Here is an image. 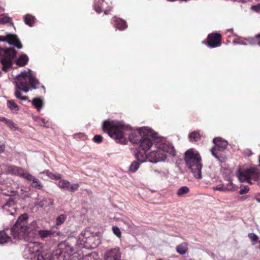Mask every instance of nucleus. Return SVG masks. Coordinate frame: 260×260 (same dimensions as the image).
Returning <instances> with one entry per match:
<instances>
[{"label":"nucleus","instance_id":"obj_21","mask_svg":"<svg viewBox=\"0 0 260 260\" xmlns=\"http://www.w3.org/2000/svg\"><path fill=\"white\" fill-rule=\"evenodd\" d=\"M146 151L143 152L138 151L135 154V157L137 159V161L140 162L141 164L146 161L147 159L149 160V154L146 155L145 153Z\"/></svg>","mask_w":260,"mask_h":260},{"label":"nucleus","instance_id":"obj_8","mask_svg":"<svg viewBox=\"0 0 260 260\" xmlns=\"http://www.w3.org/2000/svg\"><path fill=\"white\" fill-rule=\"evenodd\" d=\"M259 170L256 168H251L240 171L239 179L241 182L247 181L248 183L252 184L253 181H258V184H260Z\"/></svg>","mask_w":260,"mask_h":260},{"label":"nucleus","instance_id":"obj_1","mask_svg":"<svg viewBox=\"0 0 260 260\" xmlns=\"http://www.w3.org/2000/svg\"><path fill=\"white\" fill-rule=\"evenodd\" d=\"M148 128L143 127L137 130H132L131 127L124 124L121 122L106 120L103 123V131L108 134L117 143L125 144L128 140L126 137V132L131 131L128 135L129 141L133 144H139L143 137V128Z\"/></svg>","mask_w":260,"mask_h":260},{"label":"nucleus","instance_id":"obj_27","mask_svg":"<svg viewBox=\"0 0 260 260\" xmlns=\"http://www.w3.org/2000/svg\"><path fill=\"white\" fill-rule=\"evenodd\" d=\"M11 238L4 231H0V244L7 243L11 241Z\"/></svg>","mask_w":260,"mask_h":260},{"label":"nucleus","instance_id":"obj_49","mask_svg":"<svg viewBox=\"0 0 260 260\" xmlns=\"http://www.w3.org/2000/svg\"><path fill=\"white\" fill-rule=\"evenodd\" d=\"M7 35L5 36H0V41H6L7 42Z\"/></svg>","mask_w":260,"mask_h":260},{"label":"nucleus","instance_id":"obj_42","mask_svg":"<svg viewBox=\"0 0 260 260\" xmlns=\"http://www.w3.org/2000/svg\"><path fill=\"white\" fill-rule=\"evenodd\" d=\"M251 9L254 11L259 13L260 12V4H258L256 5L252 6Z\"/></svg>","mask_w":260,"mask_h":260},{"label":"nucleus","instance_id":"obj_19","mask_svg":"<svg viewBox=\"0 0 260 260\" xmlns=\"http://www.w3.org/2000/svg\"><path fill=\"white\" fill-rule=\"evenodd\" d=\"M233 188V184L230 181L226 186L224 185H218L216 186H213V189L214 190H219L220 191H225L227 190H231Z\"/></svg>","mask_w":260,"mask_h":260},{"label":"nucleus","instance_id":"obj_40","mask_svg":"<svg viewBox=\"0 0 260 260\" xmlns=\"http://www.w3.org/2000/svg\"><path fill=\"white\" fill-rule=\"evenodd\" d=\"M249 191V187L248 186H242L239 191L240 194H244L247 193Z\"/></svg>","mask_w":260,"mask_h":260},{"label":"nucleus","instance_id":"obj_46","mask_svg":"<svg viewBox=\"0 0 260 260\" xmlns=\"http://www.w3.org/2000/svg\"><path fill=\"white\" fill-rule=\"evenodd\" d=\"M5 171V165L0 164V175H2Z\"/></svg>","mask_w":260,"mask_h":260},{"label":"nucleus","instance_id":"obj_3","mask_svg":"<svg viewBox=\"0 0 260 260\" xmlns=\"http://www.w3.org/2000/svg\"><path fill=\"white\" fill-rule=\"evenodd\" d=\"M184 160L193 176L197 179H201L203 166L201 157L198 152L193 149H188L185 153Z\"/></svg>","mask_w":260,"mask_h":260},{"label":"nucleus","instance_id":"obj_26","mask_svg":"<svg viewBox=\"0 0 260 260\" xmlns=\"http://www.w3.org/2000/svg\"><path fill=\"white\" fill-rule=\"evenodd\" d=\"M7 106L14 113H17L19 110V106L13 100H8Z\"/></svg>","mask_w":260,"mask_h":260},{"label":"nucleus","instance_id":"obj_44","mask_svg":"<svg viewBox=\"0 0 260 260\" xmlns=\"http://www.w3.org/2000/svg\"><path fill=\"white\" fill-rule=\"evenodd\" d=\"M247 38L245 39L240 38L239 39V43L241 45H247L249 44L248 42L247 41Z\"/></svg>","mask_w":260,"mask_h":260},{"label":"nucleus","instance_id":"obj_43","mask_svg":"<svg viewBox=\"0 0 260 260\" xmlns=\"http://www.w3.org/2000/svg\"><path fill=\"white\" fill-rule=\"evenodd\" d=\"M249 238L253 241H257L258 240V237L254 234L250 233L248 234Z\"/></svg>","mask_w":260,"mask_h":260},{"label":"nucleus","instance_id":"obj_9","mask_svg":"<svg viewBox=\"0 0 260 260\" xmlns=\"http://www.w3.org/2000/svg\"><path fill=\"white\" fill-rule=\"evenodd\" d=\"M215 146L211 149L212 154L216 158H219V152L223 151L228 146V142L221 137H216L213 140Z\"/></svg>","mask_w":260,"mask_h":260},{"label":"nucleus","instance_id":"obj_37","mask_svg":"<svg viewBox=\"0 0 260 260\" xmlns=\"http://www.w3.org/2000/svg\"><path fill=\"white\" fill-rule=\"evenodd\" d=\"M38 122L41 126H43L46 127H48L50 126L49 122L43 118H39Z\"/></svg>","mask_w":260,"mask_h":260},{"label":"nucleus","instance_id":"obj_11","mask_svg":"<svg viewBox=\"0 0 260 260\" xmlns=\"http://www.w3.org/2000/svg\"><path fill=\"white\" fill-rule=\"evenodd\" d=\"M5 171L7 174L18 176L23 179L27 173L22 168L12 165H5Z\"/></svg>","mask_w":260,"mask_h":260},{"label":"nucleus","instance_id":"obj_23","mask_svg":"<svg viewBox=\"0 0 260 260\" xmlns=\"http://www.w3.org/2000/svg\"><path fill=\"white\" fill-rule=\"evenodd\" d=\"M41 173L45 174L50 179L55 180H60L62 177L61 174L59 173L54 174L48 170H44L43 172H41Z\"/></svg>","mask_w":260,"mask_h":260},{"label":"nucleus","instance_id":"obj_18","mask_svg":"<svg viewBox=\"0 0 260 260\" xmlns=\"http://www.w3.org/2000/svg\"><path fill=\"white\" fill-rule=\"evenodd\" d=\"M114 21L115 27L120 30H124L127 27L126 22L123 19L119 18H115Z\"/></svg>","mask_w":260,"mask_h":260},{"label":"nucleus","instance_id":"obj_2","mask_svg":"<svg viewBox=\"0 0 260 260\" xmlns=\"http://www.w3.org/2000/svg\"><path fill=\"white\" fill-rule=\"evenodd\" d=\"M15 96L19 100L26 101L28 99L27 96H22L21 91L27 92L30 87L33 89H36L37 86L40 85V82L37 78L31 73L22 72L16 78L15 81Z\"/></svg>","mask_w":260,"mask_h":260},{"label":"nucleus","instance_id":"obj_28","mask_svg":"<svg viewBox=\"0 0 260 260\" xmlns=\"http://www.w3.org/2000/svg\"><path fill=\"white\" fill-rule=\"evenodd\" d=\"M32 105L38 110H40V109L42 108L43 105V100L40 99V98H34L32 100Z\"/></svg>","mask_w":260,"mask_h":260},{"label":"nucleus","instance_id":"obj_34","mask_svg":"<svg viewBox=\"0 0 260 260\" xmlns=\"http://www.w3.org/2000/svg\"><path fill=\"white\" fill-rule=\"evenodd\" d=\"M5 124L9 127L10 129L13 131H16L17 129L16 124L11 119H8L6 120Z\"/></svg>","mask_w":260,"mask_h":260},{"label":"nucleus","instance_id":"obj_4","mask_svg":"<svg viewBox=\"0 0 260 260\" xmlns=\"http://www.w3.org/2000/svg\"><path fill=\"white\" fill-rule=\"evenodd\" d=\"M166 153L173 156L176 155V151L173 146L169 144H161L155 151H151L149 154V161L151 162H157L164 161L167 158Z\"/></svg>","mask_w":260,"mask_h":260},{"label":"nucleus","instance_id":"obj_16","mask_svg":"<svg viewBox=\"0 0 260 260\" xmlns=\"http://www.w3.org/2000/svg\"><path fill=\"white\" fill-rule=\"evenodd\" d=\"M7 42L10 44L16 46L18 49H21L22 45L16 35L9 34L7 35Z\"/></svg>","mask_w":260,"mask_h":260},{"label":"nucleus","instance_id":"obj_5","mask_svg":"<svg viewBox=\"0 0 260 260\" xmlns=\"http://www.w3.org/2000/svg\"><path fill=\"white\" fill-rule=\"evenodd\" d=\"M27 220L28 215L26 213H24L18 217L17 221L11 230V234L14 238L27 240L28 236Z\"/></svg>","mask_w":260,"mask_h":260},{"label":"nucleus","instance_id":"obj_13","mask_svg":"<svg viewBox=\"0 0 260 260\" xmlns=\"http://www.w3.org/2000/svg\"><path fill=\"white\" fill-rule=\"evenodd\" d=\"M57 185L59 188L67 190L71 192H74L77 191L79 187V184H71L69 181L64 179L60 180Z\"/></svg>","mask_w":260,"mask_h":260},{"label":"nucleus","instance_id":"obj_7","mask_svg":"<svg viewBox=\"0 0 260 260\" xmlns=\"http://www.w3.org/2000/svg\"><path fill=\"white\" fill-rule=\"evenodd\" d=\"M143 129V137L139 144L143 151H147L152 146L153 141L157 137V134L150 128Z\"/></svg>","mask_w":260,"mask_h":260},{"label":"nucleus","instance_id":"obj_6","mask_svg":"<svg viewBox=\"0 0 260 260\" xmlns=\"http://www.w3.org/2000/svg\"><path fill=\"white\" fill-rule=\"evenodd\" d=\"M16 53L14 48H3L0 47V56L3 57L1 59L3 71L7 73L12 67L13 60Z\"/></svg>","mask_w":260,"mask_h":260},{"label":"nucleus","instance_id":"obj_50","mask_svg":"<svg viewBox=\"0 0 260 260\" xmlns=\"http://www.w3.org/2000/svg\"><path fill=\"white\" fill-rule=\"evenodd\" d=\"M7 118H6L4 117L0 116V121L4 122H5V123H6V120H7Z\"/></svg>","mask_w":260,"mask_h":260},{"label":"nucleus","instance_id":"obj_35","mask_svg":"<svg viewBox=\"0 0 260 260\" xmlns=\"http://www.w3.org/2000/svg\"><path fill=\"white\" fill-rule=\"evenodd\" d=\"M37 260H51L50 255L46 253H41L38 254Z\"/></svg>","mask_w":260,"mask_h":260},{"label":"nucleus","instance_id":"obj_41","mask_svg":"<svg viewBox=\"0 0 260 260\" xmlns=\"http://www.w3.org/2000/svg\"><path fill=\"white\" fill-rule=\"evenodd\" d=\"M18 192L17 190H12L11 188L10 190H8L7 192H4V193L8 196H13Z\"/></svg>","mask_w":260,"mask_h":260},{"label":"nucleus","instance_id":"obj_45","mask_svg":"<svg viewBox=\"0 0 260 260\" xmlns=\"http://www.w3.org/2000/svg\"><path fill=\"white\" fill-rule=\"evenodd\" d=\"M244 154H245V155H246L248 156H249L252 154V152L251 150L246 149L244 151Z\"/></svg>","mask_w":260,"mask_h":260},{"label":"nucleus","instance_id":"obj_39","mask_svg":"<svg viewBox=\"0 0 260 260\" xmlns=\"http://www.w3.org/2000/svg\"><path fill=\"white\" fill-rule=\"evenodd\" d=\"M112 231L113 233L118 238H120L121 236V232L120 229L116 226L112 227Z\"/></svg>","mask_w":260,"mask_h":260},{"label":"nucleus","instance_id":"obj_22","mask_svg":"<svg viewBox=\"0 0 260 260\" xmlns=\"http://www.w3.org/2000/svg\"><path fill=\"white\" fill-rule=\"evenodd\" d=\"M188 244L186 242H183L176 247V251L180 254H185L188 251Z\"/></svg>","mask_w":260,"mask_h":260},{"label":"nucleus","instance_id":"obj_10","mask_svg":"<svg viewBox=\"0 0 260 260\" xmlns=\"http://www.w3.org/2000/svg\"><path fill=\"white\" fill-rule=\"evenodd\" d=\"M206 41V45L210 48L219 47L221 45V35L218 32L209 34L207 36Z\"/></svg>","mask_w":260,"mask_h":260},{"label":"nucleus","instance_id":"obj_17","mask_svg":"<svg viewBox=\"0 0 260 260\" xmlns=\"http://www.w3.org/2000/svg\"><path fill=\"white\" fill-rule=\"evenodd\" d=\"M38 236L39 237L44 240L45 238H51L54 236L55 232L52 230H38Z\"/></svg>","mask_w":260,"mask_h":260},{"label":"nucleus","instance_id":"obj_14","mask_svg":"<svg viewBox=\"0 0 260 260\" xmlns=\"http://www.w3.org/2000/svg\"><path fill=\"white\" fill-rule=\"evenodd\" d=\"M104 0H95L94 4V9L98 13H101L103 11L105 15L109 14L112 9V7L108 6L106 8L103 9V3Z\"/></svg>","mask_w":260,"mask_h":260},{"label":"nucleus","instance_id":"obj_12","mask_svg":"<svg viewBox=\"0 0 260 260\" xmlns=\"http://www.w3.org/2000/svg\"><path fill=\"white\" fill-rule=\"evenodd\" d=\"M104 260H121L120 248L117 247L105 250Z\"/></svg>","mask_w":260,"mask_h":260},{"label":"nucleus","instance_id":"obj_30","mask_svg":"<svg viewBox=\"0 0 260 260\" xmlns=\"http://www.w3.org/2000/svg\"><path fill=\"white\" fill-rule=\"evenodd\" d=\"M8 23H9L11 25H13L12 18L5 14L1 15L0 16V23L7 24Z\"/></svg>","mask_w":260,"mask_h":260},{"label":"nucleus","instance_id":"obj_25","mask_svg":"<svg viewBox=\"0 0 260 260\" xmlns=\"http://www.w3.org/2000/svg\"><path fill=\"white\" fill-rule=\"evenodd\" d=\"M27 228H28V235L31 233L35 234L36 232H38L39 227L36 221H33L29 225L27 223Z\"/></svg>","mask_w":260,"mask_h":260},{"label":"nucleus","instance_id":"obj_31","mask_svg":"<svg viewBox=\"0 0 260 260\" xmlns=\"http://www.w3.org/2000/svg\"><path fill=\"white\" fill-rule=\"evenodd\" d=\"M188 138L191 142H197L200 140V135L198 132L194 131L189 134Z\"/></svg>","mask_w":260,"mask_h":260},{"label":"nucleus","instance_id":"obj_33","mask_svg":"<svg viewBox=\"0 0 260 260\" xmlns=\"http://www.w3.org/2000/svg\"><path fill=\"white\" fill-rule=\"evenodd\" d=\"M140 164L141 163L137 160L133 161L129 167V171L133 173L136 172L139 168Z\"/></svg>","mask_w":260,"mask_h":260},{"label":"nucleus","instance_id":"obj_47","mask_svg":"<svg viewBox=\"0 0 260 260\" xmlns=\"http://www.w3.org/2000/svg\"><path fill=\"white\" fill-rule=\"evenodd\" d=\"M5 144H0V153H3L5 150Z\"/></svg>","mask_w":260,"mask_h":260},{"label":"nucleus","instance_id":"obj_20","mask_svg":"<svg viewBox=\"0 0 260 260\" xmlns=\"http://www.w3.org/2000/svg\"><path fill=\"white\" fill-rule=\"evenodd\" d=\"M29 58L25 54H21L16 61V64L19 67H24L27 64Z\"/></svg>","mask_w":260,"mask_h":260},{"label":"nucleus","instance_id":"obj_24","mask_svg":"<svg viewBox=\"0 0 260 260\" xmlns=\"http://www.w3.org/2000/svg\"><path fill=\"white\" fill-rule=\"evenodd\" d=\"M247 41L249 45H257L260 47V33L257 34L254 37H248Z\"/></svg>","mask_w":260,"mask_h":260},{"label":"nucleus","instance_id":"obj_52","mask_svg":"<svg viewBox=\"0 0 260 260\" xmlns=\"http://www.w3.org/2000/svg\"><path fill=\"white\" fill-rule=\"evenodd\" d=\"M259 164H260V156H259Z\"/></svg>","mask_w":260,"mask_h":260},{"label":"nucleus","instance_id":"obj_36","mask_svg":"<svg viewBox=\"0 0 260 260\" xmlns=\"http://www.w3.org/2000/svg\"><path fill=\"white\" fill-rule=\"evenodd\" d=\"M67 218V216L65 214H61L58 216L56 219V223L57 225H60L63 223Z\"/></svg>","mask_w":260,"mask_h":260},{"label":"nucleus","instance_id":"obj_51","mask_svg":"<svg viewBox=\"0 0 260 260\" xmlns=\"http://www.w3.org/2000/svg\"><path fill=\"white\" fill-rule=\"evenodd\" d=\"M255 199L258 203H260V194L256 196L255 197Z\"/></svg>","mask_w":260,"mask_h":260},{"label":"nucleus","instance_id":"obj_38","mask_svg":"<svg viewBox=\"0 0 260 260\" xmlns=\"http://www.w3.org/2000/svg\"><path fill=\"white\" fill-rule=\"evenodd\" d=\"M103 138L100 135H96L93 138V141L98 144H100L103 142Z\"/></svg>","mask_w":260,"mask_h":260},{"label":"nucleus","instance_id":"obj_29","mask_svg":"<svg viewBox=\"0 0 260 260\" xmlns=\"http://www.w3.org/2000/svg\"><path fill=\"white\" fill-rule=\"evenodd\" d=\"M35 18L30 14H26L24 16V21L29 26H32L35 23Z\"/></svg>","mask_w":260,"mask_h":260},{"label":"nucleus","instance_id":"obj_48","mask_svg":"<svg viewBox=\"0 0 260 260\" xmlns=\"http://www.w3.org/2000/svg\"><path fill=\"white\" fill-rule=\"evenodd\" d=\"M14 204V201L13 200H9L7 203H6L4 206H10L11 205Z\"/></svg>","mask_w":260,"mask_h":260},{"label":"nucleus","instance_id":"obj_15","mask_svg":"<svg viewBox=\"0 0 260 260\" xmlns=\"http://www.w3.org/2000/svg\"><path fill=\"white\" fill-rule=\"evenodd\" d=\"M24 179L27 180L28 182L32 181L31 186L33 188L37 189H42L43 185L41 181L29 173H27Z\"/></svg>","mask_w":260,"mask_h":260},{"label":"nucleus","instance_id":"obj_32","mask_svg":"<svg viewBox=\"0 0 260 260\" xmlns=\"http://www.w3.org/2000/svg\"><path fill=\"white\" fill-rule=\"evenodd\" d=\"M189 191L190 190L189 187L184 186L180 187L178 189L176 194L178 197H181L189 193Z\"/></svg>","mask_w":260,"mask_h":260}]
</instances>
